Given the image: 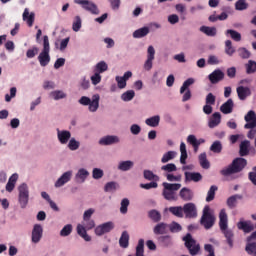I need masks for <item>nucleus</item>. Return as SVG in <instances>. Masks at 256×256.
I'll use <instances>...</instances> for the list:
<instances>
[{"instance_id": "f257e3e1", "label": "nucleus", "mask_w": 256, "mask_h": 256, "mask_svg": "<svg viewBox=\"0 0 256 256\" xmlns=\"http://www.w3.org/2000/svg\"><path fill=\"white\" fill-rule=\"evenodd\" d=\"M219 227L220 231L224 234L229 247H233L235 234L233 233V230L227 229L229 227V217L227 216V211L225 209L220 210Z\"/></svg>"}, {"instance_id": "f03ea898", "label": "nucleus", "mask_w": 256, "mask_h": 256, "mask_svg": "<svg viewBox=\"0 0 256 256\" xmlns=\"http://www.w3.org/2000/svg\"><path fill=\"white\" fill-rule=\"evenodd\" d=\"M247 167V160L245 158H235L232 163L223 168L220 173L223 177H229V175H235V173H241L242 169Z\"/></svg>"}, {"instance_id": "7ed1b4c3", "label": "nucleus", "mask_w": 256, "mask_h": 256, "mask_svg": "<svg viewBox=\"0 0 256 256\" xmlns=\"http://www.w3.org/2000/svg\"><path fill=\"white\" fill-rule=\"evenodd\" d=\"M215 221H217L215 213L213 212L209 205H206L202 211L200 225L204 227V229L209 230L212 229V227L215 225Z\"/></svg>"}, {"instance_id": "20e7f679", "label": "nucleus", "mask_w": 256, "mask_h": 256, "mask_svg": "<svg viewBox=\"0 0 256 256\" xmlns=\"http://www.w3.org/2000/svg\"><path fill=\"white\" fill-rule=\"evenodd\" d=\"M163 191H162V195L164 197V199H166V201H177V199H179V196H177V192L179 191V189H181V184L179 183H167L164 182L162 183Z\"/></svg>"}, {"instance_id": "39448f33", "label": "nucleus", "mask_w": 256, "mask_h": 256, "mask_svg": "<svg viewBox=\"0 0 256 256\" xmlns=\"http://www.w3.org/2000/svg\"><path fill=\"white\" fill-rule=\"evenodd\" d=\"M101 99V96H99V94H95L92 96V100L91 98L87 97V96H82L78 103H80V105H84V106H89L88 109L91 113H95V111H97V109H99V101Z\"/></svg>"}, {"instance_id": "423d86ee", "label": "nucleus", "mask_w": 256, "mask_h": 256, "mask_svg": "<svg viewBox=\"0 0 256 256\" xmlns=\"http://www.w3.org/2000/svg\"><path fill=\"white\" fill-rule=\"evenodd\" d=\"M19 191V203L22 209L27 207V203H29V187L27 184L23 183L18 187Z\"/></svg>"}, {"instance_id": "0eeeda50", "label": "nucleus", "mask_w": 256, "mask_h": 256, "mask_svg": "<svg viewBox=\"0 0 256 256\" xmlns=\"http://www.w3.org/2000/svg\"><path fill=\"white\" fill-rule=\"evenodd\" d=\"M76 5H81L82 9L88 11L92 15H99V8L97 5L89 0H74Z\"/></svg>"}, {"instance_id": "6e6552de", "label": "nucleus", "mask_w": 256, "mask_h": 256, "mask_svg": "<svg viewBox=\"0 0 256 256\" xmlns=\"http://www.w3.org/2000/svg\"><path fill=\"white\" fill-rule=\"evenodd\" d=\"M245 251L248 255L256 256V231L247 237Z\"/></svg>"}, {"instance_id": "1a4fd4ad", "label": "nucleus", "mask_w": 256, "mask_h": 256, "mask_svg": "<svg viewBox=\"0 0 256 256\" xmlns=\"http://www.w3.org/2000/svg\"><path fill=\"white\" fill-rule=\"evenodd\" d=\"M191 85H193V78H189L187 79L182 87L180 88V94L183 95L182 97V101L183 103L189 101V99H191V90H189V87H191Z\"/></svg>"}, {"instance_id": "9d476101", "label": "nucleus", "mask_w": 256, "mask_h": 256, "mask_svg": "<svg viewBox=\"0 0 256 256\" xmlns=\"http://www.w3.org/2000/svg\"><path fill=\"white\" fill-rule=\"evenodd\" d=\"M113 229H115V224H113V222H106L95 228V234L101 237V235H105V233H111Z\"/></svg>"}, {"instance_id": "9b49d317", "label": "nucleus", "mask_w": 256, "mask_h": 256, "mask_svg": "<svg viewBox=\"0 0 256 256\" xmlns=\"http://www.w3.org/2000/svg\"><path fill=\"white\" fill-rule=\"evenodd\" d=\"M155 60V48L149 46L147 49V60L144 63L145 71H151L153 69V61Z\"/></svg>"}, {"instance_id": "f8f14e48", "label": "nucleus", "mask_w": 256, "mask_h": 256, "mask_svg": "<svg viewBox=\"0 0 256 256\" xmlns=\"http://www.w3.org/2000/svg\"><path fill=\"white\" fill-rule=\"evenodd\" d=\"M246 124L244 129H255L256 127V113L253 110H250L244 117Z\"/></svg>"}, {"instance_id": "ddd939ff", "label": "nucleus", "mask_w": 256, "mask_h": 256, "mask_svg": "<svg viewBox=\"0 0 256 256\" xmlns=\"http://www.w3.org/2000/svg\"><path fill=\"white\" fill-rule=\"evenodd\" d=\"M208 79L212 85H216V83H219V81H223L225 79V73L220 69H216L209 74Z\"/></svg>"}, {"instance_id": "4468645a", "label": "nucleus", "mask_w": 256, "mask_h": 256, "mask_svg": "<svg viewBox=\"0 0 256 256\" xmlns=\"http://www.w3.org/2000/svg\"><path fill=\"white\" fill-rule=\"evenodd\" d=\"M43 238V226L35 224L32 230V243H39Z\"/></svg>"}, {"instance_id": "2eb2a0df", "label": "nucleus", "mask_w": 256, "mask_h": 256, "mask_svg": "<svg viewBox=\"0 0 256 256\" xmlns=\"http://www.w3.org/2000/svg\"><path fill=\"white\" fill-rule=\"evenodd\" d=\"M237 227L239 231H243V233H251V231H255V225H253V222L251 221H239Z\"/></svg>"}, {"instance_id": "dca6fc26", "label": "nucleus", "mask_w": 256, "mask_h": 256, "mask_svg": "<svg viewBox=\"0 0 256 256\" xmlns=\"http://www.w3.org/2000/svg\"><path fill=\"white\" fill-rule=\"evenodd\" d=\"M236 93L240 101H245L247 97H251V88L245 87V86H239L236 89Z\"/></svg>"}, {"instance_id": "f3484780", "label": "nucleus", "mask_w": 256, "mask_h": 256, "mask_svg": "<svg viewBox=\"0 0 256 256\" xmlns=\"http://www.w3.org/2000/svg\"><path fill=\"white\" fill-rule=\"evenodd\" d=\"M233 107H235V103L233 102V99L230 98L220 106V111L224 115H229L230 113H233Z\"/></svg>"}, {"instance_id": "a211bd4d", "label": "nucleus", "mask_w": 256, "mask_h": 256, "mask_svg": "<svg viewBox=\"0 0 256 256\" xmlns=\"http://www.w3.org/2000/svg\"><path fill=\"white\" fill-rule=\"evenodd\" d=\"M168 229L169 224L165 222H160L153 228V233L154 235H167Z\"/></svg>"}, {"instance_id": "6ab92c4d", "label": "nucleus", "mask_w": 256, "mask_h": 256, "mask_svg": "<svg viewBox=\"0 0 256 256\" xmlns=\"http://www.w3.org/2000/svg\"><path fill=\"white\" fill-rule=\"evenodd\" d=\"M220 123H221V113L215 112L212 114V116L209 119L208 127H210V129H215V127L220 125Z\"/></svg>"}, {"instance_id": "aec40b11", "label": "nucleus", "mask_w": 256, "mask_h": 256, "mask_svg": "<svg viewBox=\"0 0 256 256\" xmlns=\"http://www.w3.org/2000/svg\"><path fill=\"white\" fill-rule=\"evenodd\" d=\"M119 143V137L117 136H104L99 140V145H115Z\"/></svg>"}, {"instance_id": "412c9836", "label": "nucleus", "mask_w": 256, "mask_h": 256, "mask_svg": "<svg viewBox=\"0 0 256 256\" xmlns=\"http://www.w3.org/2000/svg\"><path fill=\"white\" fill-rule=\"evenodd\" d=\"M73 173L71 171L65 172L55 183V187H63L65 183H69L71 181V176Z\"/></svg>"}, {"instance_id": "4be33fe9", "label": "nucleus", "mask_w": 256, "mask_h": 256, "mask_svg": "<svg viewBox=\"0 0 256 256\" xmlns=\"http://www.w3.org/2000/svg\"><path fill=\"white\" fill-rule=\"evenodd\" d=\"M243 199L242 195L239 194H235L232 195L230 197H228L227 201H226V205L229 209H235V207H237V201Z\"/></svg>"}, {"instance_id": "5701e85b", "label": "nucleus", "mask_w": 256, "mask_h": 256, "mask_svg": "<svg viewBox=\"0 0 256 256\" xmlns=\"http://www.w3.org/2000/svg\"><path fill=\"white\" fill-rule=\"evenodd\" d=\"M38 61L41 67H47L49 63H51V56L49 55V52L42 51L38 56Z\"/></svg>"}, {"instance_id": "b1692460", "label": "nucleus", "mask_w": 256, "mask_h": 256, "mask_svg": "<svg viewBox=\"0 0 256 256\" xmlns=\"http://www.w3.org/2000/svg\"><path fill=\"white\" fill-rule=\"evenodd\" d=\"M249 147H251V142L249 140H244L240 143V157H247V155H249Z\"/></svg>"}, {"instance_id": "393cba45", "label": "nucleus", "mask_w": 256, "mask_h": 256, "mask_svg": "<svg viewBox=\"0 0 256 256\" xmlns=\"http://www.w3.org/2000/svg\"><path fill=\"white\" fill-rule=\"evenodd\" d=\"M23 21H26L28 27H33L35 23V13H29V9H25L23 12Z\"/></svg>"}, {"instance_id": "a878e982", "label": "nucleus", "mask_w": 256, "mask_h": 256, "mask_svg": "<svg viewBox=\"0 0 256 256\" xmlns=\"http://www.w3.org/2000/svg\"><path fill=\"white\" fill-rule=\"evenodd\" d=\"M58 139L62 145H65L71 139V132L67 130H58Z\"/></svg>"}, {"instance_id": "bb28decb", "label": "nucleus", "mask_w": 256, "mask_h": 256, "mask_svg": "<svg viewBox=\"0 0 256 256\" xmlns=\"http://www.w3.org/2000/svg\"><path fill=\"white\" fill-rule=\"evenodd\" d=\"M119 245L122 249L129 247V232L123 231L119 239Z\"/></svg>"}, {"instance_id": "cd10ccee", "label": "nucleus", "mask_w": 256, "mask_h": 256, "mask_svg": "<svg viewBox=\"0 0 256 256\" xmlns=\"http://www.w3.org/2000/svg\"><path fill=\"white\" fill-rule=\"evenodd\" d=\"M77 233L84 241H91V236L87 235V228L83 224L77 225Z\"/></svg>"}, {"instance_id": "c85d7f7f", "label": "nucleus", "mask_w": 256, "mask_h": 256, "mask_svg": "<svg viewBox=\"0 0 256 256\" xmlns=\"http://www.w3.org/2000/svg\"><path fill=\"white\" fill-rule=\"evenodd\" d=\"M18 179H19V175L17 174H13L9 178L8 183L6 184V191H8V193H11L13 189H15V184L17 183Z\"/></svg>"}, {"instance_id": "c756f323", "label": "nucleus", "mask_w": 256, "mask_h": 256, "mask_svg": "<svg viewBox=\"0 0 256 256\" xmlns=\"http://www.w3.org/2000/svg\"><path fill=\"white\" fill-rule=\"evenodd\" d=\"M200 31L204 33V35H207V37H215V35H217V28L215 27L201 26Z\"/></svg>"}, {"instance_id": "7c9ffc66", "label": "nucleus", "mask_w": 256, "mask_h": 256, "mask_svg": "<svg viewBox=\"0 0 256 256\" xmlns=\"http://www.w3.org/2000/svg\"><path fill=\"white\" fill-rule=\"evenodd\" d=\"M168 211H169V213L174 215V217L183 219V207L182 206H171L168 208Z\"/></svg>"}, {"instance_id": "2f4dec72", "label": "nucleus", "mask_w": 256, "mask_h": 256, "mask_svg": "<svg viewBox=\"0 0 256 256\" xmlns=\"http://www.w3.org/2000/svg\"><path fill=\"white\" fill-rule=\"evenodd\" d=\"M183 241L185 242V247L189 250L190 255H193V236L188 233L183 237Z\"/></svg>"}, {"instance_id": "473e14b6", "label": "nucleus", "mask_w": 256, "mask_h": 256, "mask_svg": "<svg viewBox=\"0 0 256 256\" xmlns=\"http://www.w3.org/2000/svg\"><path fill=\"white\" fill-rule=\"evenodd\" d=\"M149 35V27H143L133 32L134 39H141Z\"/></svg>"}, {"instance_id": "72a5a7b5", "label": "nucleus", "mask_w": 256, "mask_h": 256, "mask_svg": "<svg viewBox=\"0 0 256 256\" xmlns=\"http://www.w3.org/2000/svg\"><path fill=\"white\" fill-rule=\"evenodd\" d=\"M161 121V117L159 115L147 118L145 120L146 125H148V127H159V123Z\"/></svg>"}, {"instance_id": "f704fd0d", "label": "nucleus", "mask_w": 256, "mask_h": 256, "mask_svg": "<svg viewBox=\"0 0 256 256\" xmlns=\"http://www.w3.org/2000/svg\"><path fill=\"white\" fill-rule=\"evenodd\" d=\"M183 215L186 219H191L193 217V203H187L182 207Z\"/></svg>"}, {"instance_id": "c9c22d12", "label": "nucleus", "mask_w": 256, "mask_h": 256, "mask_svg": "<svg viewBox=\"0 0 256 256\" xmlns=\"http://www.w3.org/2000/svg\"><path fill=\"white\" fill-rule=\"evenodd\" d=\"M225 35L226 37H230L233 41H241V33L237 32L236 30L228 29L226 30Z\"/></svg>"}, {"instance_id": "e433bc0d", "label": "nucleus", "mask_w": 256, "mask_h": 256, "mask_svg": "<svg viewBox=\"0 0 256 256\" xmlns=\"http://www.w3.org/2000/svg\"><path fill=\"white\" fill-rule=\"evenodd\" d=\"M148 217L149 219H151V221H153L154 223H159V221H161V212L157 211L155 209L150 210L148 212Z\"/></svg>"}, {"instance_id": "4c0bfd02", "label": "nucleus", "mask_w": 256, "mask_h": 256, "mask_svg": "<svg viewBox=\"0 0 256 256\" xmlns=\"http://www.w3.org/2000/svg\"><path fill=\"white\" fill-rule=\"evenodd\" d=\"M180 198L183 199V201H191L193 194L189 190V188H182L180 190Z\"/></svg>"}, {"instance_id": "58836bf2", "label": "nucleus", "mask_w": 256, "mask_h": 256, "mask_svg": "<svg viewBox=\"0 0 256 256\" xmlns=\"http://www.w3.org/2000/svg\"><path fill=\"white\" fill-rule=\"evenodd\" d=\"M133 165H134V163L131 160L122 161L119 163L118 169L120 171H129V170L133 169Z\"/></svg>"}, {"instance_id": "ea45409f", "label": "nucleus", "mask_w": 256, "mask_h": 256, "mask_svg": "<svg viewBox=\"0 0 256 256\" xmlns=\"http://www.w3.org/2000/svg\"><path fill=\"white\" fill-rule=\"evenodd\" d=\"M218 189L219 188L216 185H212L210 187V189L207 192V196H206L207 203H211V201H213L215 199V193H217Z\"/></svg>"}, {"instance_id": "a19ab883", "label": "nucleus", "mask_w": 256, "mask_h": 256, "mask_svg": "<svg viewBox=\"0 0 256 256\" xmlns=\"http://www.w3.org/2000/svg\"><path fill=\"white\" fill-rule=\"evenodd\" d=\"M199 163H200L202 169H209L211 167L209 160H207L206 153H202L199 155Z\"/></svg>"}, {"instance_id": "79ce46f5", "label": "nucleus", "mask_w": 256, "mask_h": 256, "mask_svg": "<svg viewBox=\"0 0 256 256\" xmlns=\"http://www.w3.org/2000/svg\"><path fill=\"white\" fill-rule=\"evenodd\" d=\"M180 163L182 165H185L186 161H187V146L184 144V142H181L180 144Z\"/></svg>"}, {"instance_id": "37998d69", "label": "nucleus", "mask_w": 256, "mask_h": 256, "mask_svg": "<svg viewBox=\"0 0 256 256\" xmlns=\"http://www.w3.org/2000/svg\"><path fill=\"white\" fill-rule=\"evenodd\" d=\"M176 155L177 152L175 151L166 152L161 158V163H169V161H173V158L176 157Z\"/></svg>"}, {"instance_id": "c03bdc74", "label": "nucleus", "mask_w": 256, "mask_h": 256, "mask_svg": "<svg viewBox=\"0 0 256 256\" xmlns=\"http://www.w3.org/2000/svg\"><path fill=\"white\" fill-rule=\"evenodd\" d=\"M245 67L247 75L256 73V62L254 60H249Z\"/></svg>"}, {"instance_id": "a18cd8bd", "label": "nucleus", "mask_w": 256, "mask_h": 256, "mask_svg": "<svg viewBox=\"0 0 256 256\" xmlns=\"http://www.w3.org/2000/svg\"><path fill=\"white\" fill-rule=\"evenodd\" d=\"M161 171H164L166 174H170L177 171V166L174 163H169V164L163 165L161 167Z\"/></svg>"}, {"instance_id": "49530a36", "label": "nucleus", "mask_w": 256, "mask_h": 256, "mask_svg": "<svg viewBox=\"0 0 256 256\" xmlns=\"http://www.w3.org/2000/svg\"><path fill=\"white\" fill-rule=\"evenodd\" d=\"M225 53L230 57L235 53V48L233 47V42H231V40L225 41Z\"/></svg>"}, {"instance_id": "de8ad7c7", "label": "nucleus", "mask_w": 256, "mask_h": 256, "mask_svg": "<svg viewBox=\"0 0 256 256\" xmlns=\"http://www.w3.org/2000/svg\"><path fill=\"white\" fill-rule=\"evenodd\" d=\"M210 151H212L213 153H221V151H223V145L221 144V141L217 140L213 142L210 147Z\"/></svg>"}, {"instance_id": "09e8293b", "label": "nucleus", "mask_w": 256, "mask_h": 256, "mask_svg": "<svg viewBox=\"0 0 256 256\" xmlns=\"http://www.w3.org/2000/svg\"><path fill=\"white\" fill-rule=\"evenodd\" d=\"M72 232H73V225L68 224L62 228V230L60 231V235L61 237H69V235H71Z\"/></svg>"}, {"instance_id": "8fccbe9b", "label": "nucleus", "mask_w": 256, "mask_h": 256, "mask_svg": "<svg viewBox=\"0 0 256 256\" xmlns=\"http://www.w3.org/2000/svg\"><path fill=\"white\" fill-rule=\"evenodd\" d=\"M50 96L53 99H55V101H59V99H65V97H67V94L61 90H56V91L51 92Z\"/></svg>"}, {"instance_id": "3c124183", "label": "nucleus", "mask_w": 256, "mask_h": 256, "mask_svg": "<svg viewBox=\"0 0 256 256\" xmlns=\"http://www.w3.org/2000/svg\"><path fill=\"white\" fill-rule=\"evenodd\" d=\"M168 228L170 229L171 233H179L183 230V227H181V224L173 221L171 224L168 225Z\"/></svg>"}, {"instance_id": "603ef678", "label": "nucleus", "mask_w": 256, "mask_h": 256, "mask_svg": "<svg viewBox=\"0 0 256 256\" xmlns=\"http://www.w3.org/2000/svg\"><path fill=\"white\" fill-rule=\"evenodd\" d=\"M135 97V91L133 90H128L126 92H124L122 95H121V99L122 101H132V99Z\"/></svg>"}, {"instance_id": "864d4df0", "label": "nucleus", "mask_w": 256, "mask_h": 256, "mask_svg": "<svg viewBox=\"0 0 256 256\" xmlns=\"http://www.w3.org/2000/svg\"><path fill=\"white\" fill-rule=\"evenodd\" d=\"M109 69V66H107V63L105 61H101L98 64H96L95 71L96 73H105Z\"/></svg>"}, {"instance_id": "5fc2aeb1", "label": "nucleus", "mask_w": 256, "mask_h": 256, "mask_svg": "<svg viewBox=\"0 0 256 256\" xmlns=\"http://www.w3.org/2000/svg\"><path fill=\"white\" fill-rule=\"evenodd\" d=\"M238 55L241 59H249V57H251V52L247 50V48L242 47L238 49Z\"/></svg>"}, {"instance_id": "6e6d98bb", "label": "nucleus", "mask_w": 256, "mask_h": 256, "mask_svg": "<svg viewBox=\"0 0 256 256\" xmlns=\"http://www.w3.org/2000/svg\"><path fill=\"white\" fill-rule=\"evenodd\" d=\"M235 7L237 11H245L249 7V4L245 0H238Z\"/></svg>"}, {"instance_id": "4d7b16f0", "label": "nucleus", "mask_w": 256, "mask_h": 256, "mask_svg": "<svg viewBox=\"0 0 256 256\" xmlns=\"http://www.w3.org/2000/svg\"><path fill=\"white\" fill-rule=\"evenodd\" d=\"M128 207H129V199L127 198L122 199L120 213H122V215L127 214Z\"/></svg>"}, {"instance_id": "13d9d810", "label": "nucleus", "mask_w": 256, "mask_h": 256, "mask_svg": "<svg viewBox=\"0 0 256 256\" xmlns=\"http://www.w3.org/2000/svg\"><path fill=\"white\" fill-rule=\"evenodd\" d=\"M160 243L163 245V247H169L173 244L171 241V236H161L159 238Z\"/></svg>"}, {"instance_id": "bf43d9fd", "label": "nucleus", "mask_w": 256, "mask_h": 256, "mask_svg": "<svg viewBox=\"0 0 256 256\" xmlns=\"http://www.w3.org/2000/svg\"><path fill=\"white\" fill-rule=\"evenodd\" d=\"M43 52H51V46L49 44V36L45 35L43 36Z\"/></svg>"}, {"instance_id": "052dcab7", "label": "nucleus", "mask_w": 256, "mask_h": 256, "mask_svg": "<svg viewBox=\"0 0 256 256\" xmlns=\"http://www.w3.org/2000/svg\"><path fill=\"white\" fill-rule=\"evenodd\" d=\"M79 145V141L75 140V138H72L68 143L70 151H77V149H79Z\"/></svg>"}, {"instance_id": "680f3d73", "label": "nucleus", "mask_w": 256, "mask_h": 256, "mask_svg": "<svg viewBox=\"0 0 256 256\" xmlns=\"http://www.w3.org/2000/svg\"><path fill=\"white\" fill-rule=\"evenodd\" d=\"M37 53H39V48H37V46H34L31 49L27 50L26 57H28V59H33V57H35Z\"/></svg>"}, {"instance_id": "e2e57ef3", "label": "nucleus", "mask_w": 256, "mask_h": 256, "mask_svg": "<svg viewBox=\"0 0 256 256\" xmlns=\"http://www.w3.org/2000/svg\"><path fill=\"white\" fill-rule=\"evenodd\" d=\"M76 177H78V179H82L83 181H85L87 177H89V171L82 168L78 171Z\"/></svg>"}, {"instance_id": "0e129e2a", "label": "nucleus", "mask_w": 256, "mask_h": 256, "mask_svg": "<svg viewBox=\"0 0 256 256\" xmlns=\"http://www.w3.org/2000/svg\"><path fill=\"white\" fill-rule=\"evenodd\" d=\"M103 175H104L103 170L100 168H94L92 171L93 179H101Z\"/></svg>"}, {"instance_id": "69168bd1", "label": "nucleus", "mask_w": 256, "mask_h": 256, "mask_svg": "<svg viewBox=\"0 0 256 256\" xmlns=\"http://www.w3.org/2000/svg\"><path fill=\"white\" fill-rule=\"evenodd\" d=\"M116 189H117L116 182H108V183H106V185L104 187V191L106 193H109L110 191H115Z\"/></svg>"}, {"instance_id": "338daca9", "label": "nucleus", "mask_w": 256, "mask_h": 256, "mask_svg": "<svg viewBox=\"0 0 256 256\" xmlns=\"http://www.w3.org/2000/svg\"><path fill=\"white\" fill-rule=\"evenodd\" d=\"M72 29L75 32H77L81 29V17H79V16L75 17V21L73 22Z\"/></svg>"}, {"instance_id": "774afa93", "label": "nucleus", "mask_w": 256, "mask_h": 256, "mask_svg": "<svg viewBox=\"0 0 256 256\" xmlns=\"http://www.w3.org/2000/svg\"><path fill=\"white\" fill-rule=\"evenodd\" d=\"M82 225L89 231L95 227V221L91 219L83 220Z\"/></svg>"}]
</instances>
